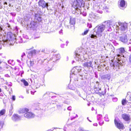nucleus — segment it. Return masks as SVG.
Segmentation results:
<instances>
[{"instance_id":"nucleus-33","label":"nucleus","mask_w":131,"mask_h":131,"mask_svg":"<svg viewBox=\"0 0 131 131\" xmlns=\"http://www.w3.org/2000/svg\"><path fill=\"white\" fill-rule=\"evenodd\" d=\"M126 103V100L125 99H123L122 101V104L123 105H125Z\"/></svg>"},{"instance_id":"nucleus-9","label":"nucleus","mask_w":131,"mask_h":131,"mask_svg":"<svg viewBox=\"0 0 131 131\" xmlns=\"http://www.w3.org/2000/svg\"><path fill=\"white\" fill-rule=\"evenodd\" d=\"M93 7L94 9L96 12L101 14L102 13V11L101 10L102 8L99 4H97L94 5Z\"/></svg>"},{"instance_id":"nucleus-57","label":"nucleus","mask_w":131,"mask_h":131,"mask_svg":"<svg viewBox=\"0 0 131 131\" xmlns=\"http://www.w3.org/2000/svg\"><path fill=\"white\" fill-rule=\"evenodd\" d=\"M26 93L27 94H28L29 93V90H27Z\"/></svg>"},{"instance_id":"nucleus-51","label":"nucleus","mask_w":131,"mask_h":131,"mask_svg":"<svg viewBox=\"0 0 131 131\" xmlns=\"http://www.w3.org/2000/svg\"><path fill=\"white\" fill-rule=\"evenodd\" d=\"M65 45L64 44H62L61 45V47L62 48H63L64 47Z\"/></svg>"},{"instance_id":"nucleus-4","label":"nucleus","mask_w":131,"mask_h":131,"mask_svg":"<svg viewBox=\"0 0 131 131\" xmlns=\"http://www.w3.org/2000/svg\"><path fill=\"white\" fill-rule=\"evenodd\" d=\"M116 29L122 31V32L125 33L128 29L127 24L126 23L118 22L116 23Z\"/></svg>"},{"instance_id":"nucleus-48","label":"nucleus","mask_w":131,"mask_h":131,"mask_svg":"<svg viewBox=\"0 0 131 131\" xmlns=\"http://www.w3.org/2000/svg\"><path fill=\"white\" fill-rule=\"evenodd\" d=\"M12 99L13 101H15V96H13L12 97Z\"/></svg>"},{"instance_id":"nucleus-62","label":"nucleus","mask_w":131,"mask_h":131,"mask_svg":"<svg viewBox=\"0 0 131 131\" xmlns=\"http://www.w3.org/2000/svg\"><path fill=\"white\" fill-rule=\"evenodd\" d=\"M2 29H2V28L1 27H0V30L1 31V30H2Z\"/></svg>"},{"instance_id":"nucleus-55","label":"nucleus","mask_w":131,"mask_h":131,"mask_svg":"<svg viewBox=\"0 0 131 131\" xmlns=\"http://www.w3.org/2000/svg\"><path fill=\"white\" fill-rule=\"evenodd\" d=\"M61 7V8L62 9H63V8L64 7L62 5V6Z\"/></svg>"},{"instance_id":"nucleus-5","label":"nucleus","mask_w":131,"mask_h":131,"mask_svg":"<svg viewBox=\"0 0 131 131\" xmlns=\"http://www.w3.org/2000/svg\"><path fill=\"white\" fill-rule=\"evenodd\" d=\"M48 60L46 59H43V60L39 59L38 61L39 63L41 64L42 67L46 69V70H49V69H47V67L50 68L49 67V66L48 65V64L46 63H48Z\"/></svg>"},{"instance_id":"nucleus-46","label":"nucleus","mask_w":131,"mask_h":131,"mask_svg":"<svg viewBox=\"0 0 131 131\" xmlns=\"http://www.w3.org/2000/svg\"><path fill=\"white\" fill-rule=\"evenodd\" d=\"M129 61L131 63V54L130 55L129 57Z\"/></svg>"},{"instance_id":"nucleus-58","label":"nucleus","mask_w":131,"mask_h":131,"mask_svg":"<svg viewBox=\"0 0 131 131\" xmlns=\"http://www.w3.org/2000/svg\"><path fill=\"white\" fill-rule=\"evenodd\" d=\"M93 125L94 126H97V124L96 123L94 124H93Z\"/></svg>"},{"instance_id":"nucleus-53","label":"nucleus","mask_w":131,"mask_h":131,"mask_svg":"<svg viewBox=\"0 0 131 131\" xmlns=\"http://www.w3.org/2000/svg\"><path fill=\"white\" fill-rule=\"evenodd\" d=\"M1 0H0V9L2 8V6L1 4Z\"/></svg>"},{"instance_id":"nucleus-10","label":"nucleus","mask_w":131,"mask_h":131,"mask_svg":"<svg viewBox=\"0 0 131 131\" xmlns=\"http://www.w3.org/2000/svg\"><path fill=\"white\" fill-rule=\"evenodd\" d=\"M118 4L119 6L121 9H124L126 8L125 2L124 0H119Z\"/></svg>"},{"instance_id":"nucleus-16","label":"nucleus","mask_w":131,"mask_h":131,"mask_svg":"<svg viewBox=\"0 0 131 131\" xmlns=\"http://www.w3.org/2000/svg\"><path fill=\"white\" fill-rule=\"evenodd\" d=\"M36 53V51L34 50L28 52V55L27 57L28 58H30L35 56Z\"/></svg>"},{"instance_id":"nucleus-21","label":"nucleus","mask_w":131,"mask_h":131,"mask_svg":"<svg viewBox=\"0 0 131 131\" xmlns=\"http://www.w3.org/2000/svg\"><path fill=\"white\" fill-rule=\"evenodd\" d=\"M29 110L27 108H24L20 109L19 111V113L23 114L24 113H26L29 111Z\"/></svg>"},{"instance_id":"nucleus-3","label":"nucleus","mask_w":131,"mask_h":131,"mask_svg":"<svg viewBox=\"0 0 131 131\" xmlns=\"http://www.w3.org/2000/svg\"><path fill=\"white\" fill-rule=\"evenodd\" d=\"M82 68L77 66L74 67L71 71L70 73V78H73L74 79H77L78 77V75L82 77L83 75L82 74Z\"/></svg>"},{"instance_id":"nucleus-26","label":"nucleus","mask_w":131,"mask_h":131,"mask_svg":"<svg viewBox=\"0 0 131 131\" xmlns=\"http://www.w3.org/2000/svg\"><path fill=\"white\" fill-rule=\"evenodd\" d=\"M21 81L24 83V84L25 86H27L28 85V83L25 80H21Z\"/></svg>"},{"instance_id":"nucleus-44","label":"nucleus","mask_w":131,"mask_h":131,"mask_svg":"<svg viewBox=\"0 0 131 131\" xmlns=\"http://www.w3.org/2000/svg\"><path fill=\"white\" fill-rule=\"evenodd\" d=\"M19 39L20 40L19 41V43H22L23 42V41L22 40V39L20 37H19Z\"/></svg>"},{"instance_id":"nucleus-17","label":"nucleus","mask_w":131,"mask_h":131,"mask_svg":"<svg viewBox=\"0 0 131 131\" xmlns=\"http://www.w3.org/2000/svg\"><path fill=\"white\" fill-rule=\"evenodd\" d=\"M21 119L20 116L17 114H15L13 115L12 117V119L14 121H18Z\"/></svg>"},{"instance_id":"nucleus-42","label":"nucleus","mask_w":131,"mask_h":131,"mask_svg":"<svg viewBox=\"0 0 131 131\" xmlns=\"http://www.w3.org/2000/svg\"><path fill=\"white\" fill-rule=\"evenodd\" d=\"M26 56V54L24 52L22 54V55H21V57L22 58H24Z\"/></svg>"},{"instance_id":"nucleus-7","label":"nucleus","mask_w":131,"mask_h":131,"mask_svg":"<svg viewBox=\"0 0 131 131\" xmlns=\"http://www.w3.org/2000/svg\"><path fill=\"white\" fill-rule=\"evenodd\" d=\"M39 6L43 8H48L49 6V3H46L43 0H40L38 2Z\"/></svg>"},{"instance_id":"nucleus-37","label":"nucleus","mask_w":131,"mask_h":131,"mask_svg":"<svg viewBox=\"0 0 131 131\" xmlns=\"http://www.w3.org/2000/svg\"><path fill=\"white\" fill-rule=\"evenodd\" d=\"M75 92L80 97H81V95L80 94V92L79 91H78L76 89V90H75Z\"/></svg>"},{"instance_id":"nucleus-1","label":"nucleus","mask_w":131,"mask_h":131,"mask_svg":"<svg viewBox=\"0 0 131 131\" xmlns=\"http://www.w3.org/2000/svg\"><path fill=\"white\" fill-rule=\"evenodd\" d=\"M81 49H78L77 50L75 51V60L77 61H84L85 62L83 64V66L85 68H89L90 67L92 68L93 65L92 64V62L91 61H88V59L87 58H85V56L87 55L85 54L84 55H82V54L81 52Z\"/></svg>"},{"instance_id":"nucleus-25","label":"nucleus","mask_w":131,"mask_h":131,"mask_svg":"<svg viewBox=\"0 0 131 131\" xmlns=\"http://www.w3.org/2000/svg\"><path fill=\"white\" fill-rule=\"evenodd\" d=\"M5 110L4 109L0 111V116L5 114Z\"/></svg>"},{"instance_id":"nucleus-2","label":"nucleus","mask_w":131,"mask_h":131,"mask_svg":"<svg viewBox=\"0 0 131 131\" xmlns=\"http://www.w3.org/2000/svg\"><path fill=\"white\" fill-rule=\"evenodd\" d=\"M104 23L105 25L101 24L98 25L95 28V31L98 37H101L102 35V32L105 30L110 31L111 30L112 22L110 20L105 21Z\"/></svg>"},{"instance_id":"nucleus-12","label":"nucleus","mask_w":131,"mask_h":131,"mask_svg":"<svg viewBox=\"0 0 131 131\" xmlns=\"http://www.w3.org/2000/svg\"><path fill=\"white\" fill-rule=\"evenodd\" d=\"M118 61H116L113 64V66L114 67L119 68V65H122V63L121 62V59L120 58H117Z\"/></svg>"},{"instance_id":"nucleus-27","label":"nucleus","mask_w":131,"mask_h":131,"mask_svg":"<svg viewBox=\"0 0 131 131\" xmlns=\"http://www.w3.org/2000/svg\"><path fill=\"white\" fill-rule=\"evenodd\" d=\"M91 18L92 20L94 21H95L96 20H95V14H94L92 15L91 17Z\"/></svg>"},{"instance_id":"nucleus-15","label":"nucleus","mask_w":131,"mask_h":131,"mask_svg":"<svg viewBox=\"0 0 131 131\" xmlns=\"http://www.w3.org/2000/svg\"><path fill=\"white\" fill-rule=\"evenodd\" d=\"M119 40L123 42H126L128 41L127 36L125 34H123L122 36L119 37Z\"/></svg>"},{"instance_id":"nucleus-6","label":"nucleus","mask_w":131,"mask_h":131,"mask_svg":"<svg viewBox=\"0 0 131 131\" xmlns=\"http://www.w3.org/2000/svg\"><path fill=\"white\" fill-rule=\"evenodd\" d=\"M75 18L72 17H70V27L69 26L66 25V24H65V25L66 27H67V28H70L71 27L73 29H74V26L75 24Z\"/></svg>"},{"instance_id":"nucleus-24","label":"nucleus","mask_w":131,"mask_h":131,"mask_svg":"<svg viewBox=\"0 0 131 131\" xmlns=\"http://www.w3.org/2000/svg\"><path fill=\"white\" fill-rule=\"evenodd\" d=\"M68 87L69 89L73 90H76V88H75L73 85H71V84H69Z\"/></svg>"},{"instance_id":"nucleus-18","label":"nucleus","mask_w":131,"mask_h":131,"mask_svg":"<svg viewBox=\"0 0 131 131\" xmlns=\"http://www.w3.org/2000/svg\"><path fill=\"white\" fill-rule=\"evenodd\" d=\"M122 117L125 121H128L130 120V116L129 115L126 114H122Z\"/></svg>"},{"instance_id":"nucleus-29","label":"nucleus","mask_w":131,"mask_h":131,"mask_svg":"<svg viewBox=\"0 0 131 131\" xmlns=\"http://www.w3.org/2000/svg\"><path fill=\"white\" fill-rule=\"evenodd\" d=\"M102 116L101 115L99 114L97 115V119L98 121H100L102 119Z\"/></svg>"},{"instance_id":"nucleus-43","label":"nucleus","mask_w":131,"mask_h":131,"mask_svg":"<svg viewBox=\"0 0 131 131\" xmlns=\"http://www.w3.org/2000/svg\"><path fill=\"white\" fill-rule=\"evenodd\" d=\"M87 26L89 28H90L92 27V26L91 24L89 23H88V24Z\"/></svg>"},{"instance_id":"nucleus-22","label":"nucleus","mask_w":131,"mask_h":131,"mask_svg":"<svg viewBox=\"0 0 131 131\" xmlns=\"http://www.w3.org/2000/svg\"><path fill=\"white\" fill-rule=\"evenodd\" d=\"M35 18L37 19L39 22H40L41 21V18L40 15L38 14H35Z\"/></svg>"},{"instance_id":"nucleus-20","label":"nucleus","mask_w":131,"mask_h":131,"mask_svg":"<svg viewBox=\"0 0 131 131\" xmlns=\"http://www.w3.org/2000/svg\"><path fill=\"white\" fill-rule=\"evenodd\" d=\"M37 23L34 21H31L29 25H27L28 27L30 28L31 29H32L36 27V25Z\"/></svg>"},{"instance_id":"nucleus-36","label":"nucleus","mask_w":131,"mask_h":131,"mask_svg":"<svg viewBox=\"0 0 131 131\" xmlns=\"http://www.w3.org/2000/svg\"><path fill=\"white\" fill-rule=\"evenodd\" d=\"M7 27H8V29L9 31H10L12 29L11 28V26L10 25L8 24L7 23Z\"/></svg>"},{"instance_id":"nucleus-56","label":"nucleus","mask_w":131,"mask_h":131,"mask_svg":"<svg viewBox=\"0 0 131 131\" xmlns=\"http://www.w3.org/2000/svg\"><path fill=\"white\" fill-rule=\"evenodd\" d=\"M45 51V49H42L41 50V51L42 52H44Z\"/></svg>"},{"instance_id":"nucleus-35","label":"nucleus","mask_w":131,"mask_h":131,"mask_svg":"<svg viewBox=\"0 0 131 131\" xmlns=\"http://www.w3.org/2000/svg\"><path fill=\"white\" fill-rule=\"evenodd\" d=\"M95 20H96L101 18V17L100 16H99L98 15H97L96 14H95Z\"/></svg>"},{"instance_id":"nucleus-11","label":"nucleus","mask_w":131,"mask_h":131,"mask_svg":"<svg viewBox=\"0 0 131 131\" xmlns=\"http://www.w3.org/2000/svg\"><path fill=\"white\" fill-rule=\"evenodd\" d=\"M114 122L115 125L118 128L123 129L124 128L123 124L121 122H119L117 121L116 118L114 120Z\"/></svg>"},{"instance_id":"nucleus-41","label":"nucleus","mask_w":131,"mask_h":131,"mask_svg":"<svg viewBox=\"0 0 131 131\" xmlns=\"http://www.w3.org/2000/svg\"><path fill=\"white\" fill-rule=\"evenodd\" d=\"M58 4H59L60 6H61V2H62L64 0H58Z\"/></svg>"},{"instance_id":"nucleus-47","label":"nucleus","mask_w":131,"mask_h":131,"mask_svg":"<svg viewBox=\"0 0 131 131\" xmlns=\"http://www.w3.org/2000/svg\"><path fill=\"white\" fill-rule=\"evenodd\" d=\"M59 33L60 34H62V29H61L59 32Z\"/></svg>"},{"instance_id":"nucleus-39","label":"nucleus","mask_w":131,"mask_h":131,"mask_svg":"<svg viewBox=\"0 0 131 131\" xmlns=\"http://www.w3.org/2000/svg\"><path fill=\"white\" fill-rule=\"evenodd\" d=\"M105 120L106 121H108L109 119L107 117V115H106L104 117Z\"/></svg>"},{"instance_id":"nucleus-28","label":"nucleus","mask_w":131,"mask_h":131,"mask_svg":"<svg viewBox=\"0 0 131 131\" xmlns=\"http://www.w3.org/2000/svg\"><path fill=\"white\" fill-rule=\"evenodd\" d=\"M13 107L12 104H11L10 106V108L9 109V112L10 113H11V114H12V113L13 112Z\"/></svg>"},{"instance_id":"nucleus-13","label":"nucleus","mask_w":131,"mask_h":131,"mask_svg":"<svg viewBox=\"0 0 131 131\" xmlns=\"http://www.w3.org/2000/svg\"><path fill=\"white\" fill-rule=\"evenodd\" d=\"M35 115L34 114L30 112H28L25 113L24 115V117L28 118H32L35 116Z\"/></svg>"},{"instance_id":"nucleus-61","label":"nucleus","mask_w":131,"mask_h":131,"mask_svg":"<svg viewBox=\"0 0 131 131\" xmlns=\"http://www.w3.org/2000/svg\"><path fill=\"white\" fill-rule=\"evenodd\" d=\"M17 62H19V63H20V61L19 60H17Z\"/></svg>"},{"instance_id":"nucleus-45","label":"nucleus","mask_w":131,"mask_h":131,"mask_svg":"<svg viewBox=\"0 0 131 131\" xmlns=\"http://www.w3.org/2000/svg\"><path fill=\"white\" fill-rule=\"evenodd\" d=\"M128 98V101H129V103H131V96H129Z\"/></svg>"},{"instance_id":"nucleus-19","label":"nucleus","mask_w":131,"mask_h":131,"mask_svg":"<svg viewBox=\"0 0 131 131\" xmlns=\"http://www.w3.org/2000/svg\"><path fill=\"white\" fill-rule=\"evenodd\" d=\"M94 90L95 91L99 92L101 90V88L100 87L99 83V82H96L95 86H94Z\"/></svg>"},{"instance_id":"nucleus-54","label":"nucleus","mask_w":131,"mask_h":131,"mask_svg":"<svg viewBox=\"0 0 131 131\" xmlns=\"http://www.w3.org/2000/svg\"><path fill=\"white\" fill-rule=\"evenodd\" d=\"M31 92V94H34V92H33V91H30Z\"/></svg>"},{"instance_id":"nucleus-14","label":"nucleus","mask_w":131,"mask_h":131,"mask_svg":"<svg viewBox=\"0 0 131 131\" xmlns=\"http://www.w3.org/2000/svg\"><path fill=\"white\" fill-rule=\"evenodd\" d=\"M60 58V55L59 54L53 55L52 58H51V60H53V62H55L59 59Z\"/></svg>"},{"instance_id":"nucleus-30","label":"nucleus","mask_w":131,"mask_h":131,"mask_svg":"<svg viewBox=\"0 0 131 131\" xmlns=\"http://www.w3.org/2000/svg\"><path fill=\"white\" fill-rule=\"evenodd\" d=\"M0 42H1L2 44L4 46H5V45L7 44V42L5 41H0Z\"/></svg>"},{"instance_id":"nucleus-32","label":"nucleus","mask_w":131,"mask_h":131,"mask_svg":"<svg viewBox=\"0 0 131 131\" xmlns=\"http://www.w3.org/2000/svg\"><path fill=\"white\" fill-rule=\"evenodd\" d=\"M105 78L106 79H108V80H110L111 77L109 75H106L105 76Z\"/></svg>"},{"instance_id":"nucleus-50","label":"nucleus","mask_w":131,"mask_h":131,"mask_svg":"<svg viewBox=\"0 0 131 131\" xmlns=\"http://www.w3.org/2000/svg\"><path fill=\"white\" fill-rule=\"evenodd\" d=\"M5 77H10V76L8 74H6L5 75Z\"/></svg>"},{"instance_id":"nucleus-40","label":"nucleus","mask_w":131,"mask_h":131,"mask_svg":"<svg viewBox=\"0 0 131 131\" xmlns=\"http://www.w3.org/2000/svg\"><path fill=\"white\" fill-rule=\"evenodd\" d=\"M117 99L116 97H113L112 98L113 101L115 102H116L117 101Z\"/></svg>"},{"instance_id":"nucleus-52","label":"nucleus","mask_w":131,"mask_h":131,"mask_svg":"<svg viewBox=\"0 0 131 131\" xmlns=\"http://www.w3.org/2000/svg\"><path fill=\"white\" fill-rule=\"evenodd\" d=\"M97 60H96L95 61H94V63L96 64H97Z\"/></svg>"},{"instance_id":"nucleus-23","label":"nucleus","mask_w":131,"mask_h":131,"mask_svg":"<svg viewBox=\"0 0 131 131\" xmlns=\"http://www.w3.org/2000/svg\"><path fill=\"white\" fill-rule=\"evenodd\" d=\"M34 61L33 60H30V61H27V64L29 67L32 66L34 64Z\"/></svg>"},{"instance_id":"nucleus-49","label":"nucleus","mask_w":131,"mask_h":131,"mask_svg":"<svg viewBox=\"0 0 131 131\" xmlns=\"http://www.w3.org/2000/svg\"><path fill=\"white\" fill-rule=\"evenodd\" d=\"M71 106L68 107L67 108V109L69 111H70L71 110Z\"/></svg>"},{"instance_id":"nucleus-31","label":"nucleus","mask_w":131,"mask_h":131,"mask_svg":"<svg viewBox=\"0 0 131 131\" xmlns=\"http://www.w3.org/2000/svg\"><path fill=\"white\" fill-rule=\"evenodd\" d=\"M4 124V122L3 121H0V128H2Z\"/></svg>"},{"instance_id":"nucleus-38","label":"nucleus","mask_w":131,"mask_h":131,"mask_svg":"<svg viewBox=\"0 0 131 131\" xmlns=\"http://www.w3.org/2000/svg\"><path fill=\"white\" fill-rule=\"evenodd\" d=\"M88 31H89V29L86 30L85 31H84V33H82V35H86L87 34V33H88Z\"/></svg>"},{"instance_id":"nucleus-60","label":"nucleus","mask_w":131,"mask_h":131,"mask_svg":"<svg viewBox=\"0 0 131 131\" xmlns=\"http://www.w3.org/2000/svg\"><path fill=\"white\" fill-rule=\"evenodd\" d=\"M100 1H101L105 2L106 1V0H100Z\"/></svg>"},{"instance_id":"nucleus-8","label":"nucleus","mask_w":131,"mask_h":131,"mask_svg":"<svg viewBox=\"0 0 131 131\" xmlns=\"http://www.w3.org/2000/svg\"><path fill=\"white\" fill-rule=\"evenodd\" d=\"M117 53H118L117 54V57L120 58L121 57H124V55L123 54L125 53V52L124 48H121L117 49Z\"/></svg>"},{"instance_id":"nucleus-63","label":"nucleus","mask_w":131,"mask_h":131,"mask_svg":"<svg viewBox=\"0 0 131 131\" xmlns=\"http://www.w3.org/2000/svg\"><path fill=\"white\" fill-rule=\"evenodd\" d=\"M74 62V61H72V64H73V63Z\"/></svg>"},{"instance_id":"nucleus-34","label":"nucleus","mask_w":131,"mask_h":131,"mask_svg":"<svg viewBox=\"0 0 131 131\" xmlns=\"http://www.w3.org/2000/svg\"><path fill=\"white\" fill-rule=\"evenodd\" d=\"M90 36L91 38L94 39H96L97 37L96 35L93 34L91 35Z\"/></svg>"},{"instance_id":"nucleus-64","label":"nucleus","mask_w":131,"mask_h":131,"mask_svg":"<svg viewBox=\"0 0 131 131\" xmlns=\"http://www.w3.org/2000/svg\"><path fill=\"white\" fill-rule=\"evenodd\" d=\"M1 89L0 88V92H1Z\"/></svg>"},{"instance_id":"nucleus-59","label":"nucleus","mask_w":131,"mask_h":131,"mask_svg":"<svg viewBox=\"0 0 131 131\" xmlns=\"http://www.w3.org/2000/svg\"><path fill=\"white\" fill-rule=\"evenodd\" d=\"M4 5L6 4V5H7V3L6 2H5L4 3Z\"/></svg>"}]
</instances>
